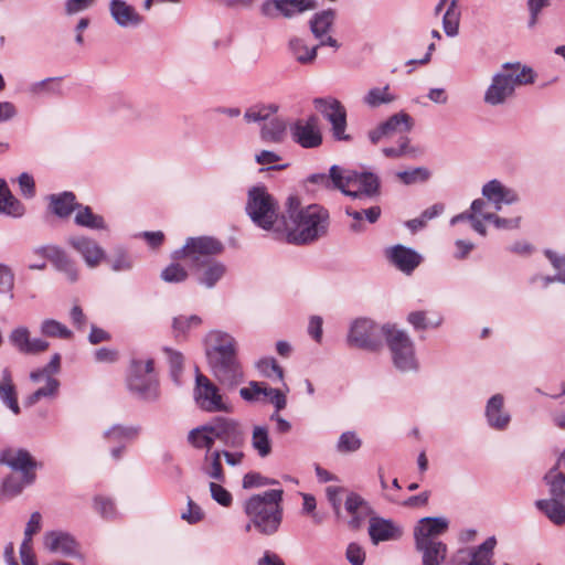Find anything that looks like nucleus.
<instances>
[{
    "mask_svg": "<svg viewBox=\"0 0 565 565\" xmlns=\"http://www.w3.org/2000/svg\"><path fill=\"white\" fill-rule=\"evenodd\" d=\"M449 526L447 519L441 516H426L418 521L414 529L415 543L439 542L437 537L444 534Z\"/></svg>",
    "mask_w": 565,
    "mask_h": 565,
    "instance_id": "25",
    "label": "nucleus"
},
{
    "mask_svg": "<svg viewBox=\"0 0 565 565\" xmlns=\"http://www.w3.org/2000/svg\"><path fill=\"white\" fill-rule=\"evenodd\" d=\"M222 452L218 449L206 451L203 458L201 470L209 478L217 481H225V473L221 462Z\"/></svg>",
    "mask_w": 565,
    "mask_h": 565,
    "instance_id": "38",
    "label": "nucleus"
},
{
    "mask_svg": "<svg viewBox=\"0 0 565 565\" xmlns=\"http://www.w3.org/2000/svg\"><path fill=\"white\" fill-rule=\"evenodd\" d=\"M278 111V106L276 104L269 105H254L249 107L245 114L244 119L247 122H262L268 121Z\"/></svg>",
    "mask_w": 565,
    "mask_h": 565,
    "instance_id": "54",
    "label": "nucleus"
},
{
    "mask_svg": "<svg viewBox=\"0 0 565 565\" xmlns=\"http://www.w3.org/2000/svg\"><path fill=\"white\" fill-rule=\"evenodd\" d=\"M223 245L220 241L209 236L190 237L181 249L174 252L175 259L184 258L195 266L210 262V257L220 254Z\"/></svg>",
    "mask_w": 565,
    "mask_h": 565,
    "instance_id": "9",
    "label": "nucleus"
},
{
    "mask_svg": "<svg viewBox=\"0 0 565 565\" xmlns=\"http://www.w3.org/2000/svg\"><path fill=\"white\" fill-rule=\"evenodd\" d=\"M202 319L196 316H178L173 319L172 329L177 339H185L188 333L201 326Z\"/></svg>",
    "mask_w": 565,
    "mask_h": 565,
    "instance_id": "51",
    "label": "nucleus"
},
{
    "mask_svg": "<svg viewBox=\"0 0 565 565\" xmlns=\"http://www.w3.org/2000/svg\"><path fill=\"white\" fill-rule=\"evenodd\" d=\"M0 465L8 466L13 471L21 472L23 475L24 483H34L36 478L35 470L39 463L26 449H3L0 452Z\"/></svg>",
    "mask_w": 565,
    "mask_h": 565,
    "instance_id": "13",
    "label": "nucleus"
},
{
    "mask_svg": "<svg viewBox=\"0 0 565 565\" xmlns=\"http://www.w3.org/2000/svg\"><path fill=\"white\" fill-rule=\"evenodd\" d=\"M416 550L422 553L423 565H441L447 556V545L440 542L415 543Z\"/></svg>",
    "mask_w": 565,
    "mask_h": 565,
    "instance_id": "32",
    "label": "nucleus"
},
{
    "mask_svg": "<svg viewBox=\"0 0 565 565\" xmlns=\"http://www.w3.org/2000/svg\"><path fill=\"white\" fill-rule=\"evenodd\" d=\"M397 96L391 92V87L386 84L383 87H372L363 96V103L370 108H377L382 105L394 103Z\"/></svg>",
    "mask_w": 565,
    "mask_h": 565,
    "instance_id": "44",
    "label": "nucleus"
},
{
    "mask_svg": "<svg viewBox=\"0 0 565 565\" xmlns=\"http://www.w3.org/2000/svg\"><path fill=\"white\" fill-rule=\"evenodd\" d=\"M536 508L542 511L554 524H565V502L557 499H541L535 502Z\"/></svg>",
    "mask_w": 565,
    "mask_h": 565,
    "instance_id": "41",
    "label": "nucleus"
},
{
    "mask_svg": "<svg viewBox=\"0 0 565 565\" xmlns=\"http://www.w3.org/2000/svg\"><path fill=\"white\" fill-rule=\"evenodd\" d=\"M286 122L279 117L273 116L260 129V138L266 142L279 143L286 135Z\"/></svg>",
    "mask_w": 565,
    "mask_h": 565,
    "instance_id": "45",
    "label": "nucleus"
},
{
    "mask_svg": "<svg viewBox=\"0 0 565 565\" xmlns=\"http://www.w3.org/2000/svg\"><path fill=\"white\" fill-rule=\"evenodd\" d=\"M256 367L266 377L271 379L273 376H276L278 381H284V371L273 358H265L259 360L256 364Z\"/></svg>",
    "mask_w": 565,
    "mask_h": 565,
    "instance_id": "61",
    "label": "nucleus"
},
{
    "mask_svg": "<svg viewBox=\"0 0 565 565\" xmlns=\"http://www.w3.org/2000/svg\"><path fill=\"white\" fill-rule=\"evenodd\" d=\"M213 427L212 424L203 425L190 430L188 435V441L198 449H206V451H212V447L215 443V437L213 436Z\"/></svg>",
    "mask_w": 565,
    "mask_h": 565,
    "instance_id": "43",
    "label": "nucleus"
},
{
    "mask_svg": "<svg viewBox=\"0 0 565 565\" xmlns=\"http://www.w3.org/2000/svg\"><path fill=\"white\" fill-rule=\"evenodd\" d=\"M127 387L139 399L154 402L159 398V381L153 372V360L132 362L127 377Z\"/></svg>",
    "mask_w": 565,
    "mask_h": 565,
    "instance_id": "7",
    "label": "nucleus"
},
{
    "mask_svg": "<svg viewBox=\"0 0 565 565\" xmlns=\"http://www.w3.org/2000/svg\"><path fill=\"white\" fill-rule=\"evenodd\" d=\"M544 481L548 486L551 499L565 502V475L552 468L545 476Z\"/></svg>",
    "mask_w": 565,
    "mask_h": 565,
    "instance_id": "50",
    "label": "nucleus"
},
{
    "mask_svg": "<svg viewBox=\"0 0 565 565\" xmlns=\"http://www.w3.org/2000/svg\"><path fill=\"white\" fill-rule=\"evenodd\" d=\"M163 351L167 355L168 363L170 366L171 379L175 384L179 385L180 377H181L182 370H183V355L181 352L174 351L170 348H164Z\"/></svg>",
    "mask_w": 565,
    "mask_h": 565,
    "instance_id": "57",
    "label": "nucleus"
},
{
    "mask_svg": "<svg viewBox=\"0 0 565 565\" xmlns=\"http://www.w3.org/2000/svg\"><path fill=\"white\" fill-rule=\"evenodd\" d=\"M337 12L333 9L319 11L310 19V30L316 39L319 40L320 46H331L334 50L340 47L339 42L329 34L335 21Z\"/></svg>",
    "mask_w": 565,
    "mask_h": 565,
    "instance_id": "20",
    "label": "nucleus"
},
{
    "mask_svg": "<svg viewBox=\"0 0 565 565\" xmlns=\"http://www.w3.org/2000/svg\"><path fill=\"white\" fill-rule=\"evenodd\" d=\"M40 332L47 338L72 339L73 332L65 324L55 319H44L40 326Z\"/></svg>",
    "mask_w": 565,
    "mask_h": 565,
    "instance_id": "52",
    "label": "nucleus"
},
{
    "mask_svg": "<svg viewBox=\"0 0 565 565\" xmlns=\"http://www.w3.org/2000/svg\"><path fill=\"white\" fill-rule=\"evenodd\" d=\"M282 494L281 489H271L248 498L244 502V512L249 520L245 531L254 527L263 535L275 534L282 521Z\"/></svg>",
    "mask_w": 565,
    "mask_h": 565,
    "instance_id": "2",
    "label": "nucleus"
},
{
    "mask_svg": "<svg viewBox=\"0 0 565 565\" xmlns=\"http://www.w3.org/2000/svg\"><path fill=\"white\" fill-rule=\"evenodd\" d=\"M204 269L199 277V282L206 288H213L216 282L225 275L226 267L223 263L217 260H212L205 263Z\"/></svg>",
    "mask_w": 565,
    "mask_h": 565,
    "instance_id": "46",
    "label": "nucleus"
},
{
    "mask_svg": "<svg viewBox=\"0 0 565 565\" xmlns=\"http://www.w3.org/2000/svg\"><path fill=\"white\" fill-rule=\"evenodd\" d=\"M290 135L296 143L306 149L318 148L322 143L319 119L315 115L296 120L290 126Z\"/></svg>",
    "mask_w": 565,
    "mask_h": 565,
    "instance_id": "15",
    "label": "nucleus"
},
{
    "mask_svg": "<svg viewBox=\"0 0 565 565\" xmlns=\"http://www.w3.org/2000/svg\"><path fill=\"white\" fill-rule=\"evenodd\" d=\"M413 128L412 117L399 111L391 116L387 120L381 122L377 127L370 130L367 136L373 145L380 142L383 138H391L396 134H407Z\"/></svg>",
    "mask_w": 565,
    "mask_h": 565,
    "instance_id": "17",
    "label": "nucleus"
},
{
    "mask_svg": "<svg viewBox=\"0 0 565 565\" xmlns=\"http://www.w3.org/2000/svg\"><path fill=\"white\" fill-rule=\"evenodd\" d=\"M382 152L387 158H399L404 156H414L417 150L409 146V139L406 136H402L398 139L397 147H386L382 149Z\"/></svg>",
    "mask_w": 565,
    "mask_h": 565,
    "instance_id": "60",
    "label": "nucleus"
},
{
    "mask_svg": "<svg viewBox=\"0 0 565 565\" xmlns=\"http://www.w3.org/2000/svg\"><path fill=\"white\" fill-rule=\"evenodd\" d=\"M194 401L196 405L209 413H230L232 406L220 387L207 376L198 371L194 386Z\"/></svg>",
    "mask_w": 565,
    "mask_h": 565,
    "instance_id": "8",
    "label": "nucleus"
},
{
    "mask_svg": "<svg viewBox=\"0 0 565 565\" xmlns=\"http://www.w3.org/2000/svg\"><path fill=\"white\" fill-rule=\"evenodd\" d=\"M160 276L166 282L178 284L188 278V273L180 264H171L161 271Z\"/></svg>",
    "mask_w": 565,
    "mask_h": 565,
    "instance_id": "63",
    "label": "nucleus"
},
{
    "mask_svg": "<svg viewBox=\"0 0 565 565\" xmlns=\"http://www.w3.org/2000/svg\"><path fill=\"white\" fill-rule=\"evenodd\" d=\"M212 373L226 390H234L244 382V371L237 355L225 356L210 362Z\"/></svg>",
    "mask_w": 565,
    "mask_h": 565,
    "instance_id": "14",
    "label": "nucleus"
},
{
    "mask_svg": "<svg viewBox=\"0 0 565 565\" xmlns=\"http://www.w3.org/2000/svg\"><path fill=\"white\" fill-rule=\"evenodd\" d=\"M362 440L354 431H344L339 437L337 450L341 454L354 452L361 448Z\"/></svg>",
    "mask_w": 565,
    "mask_h": 565,
    "instance_id": "59",
    "label": "nucleus"
},
{
    "mask_svg": "<svg viewBox=\"0 0 565 565\" xmlns=\"http://www.w3.org/2000/svg\"><path fill=\"white\" fill-rule=\"evenodd\" d=\"M486 417L489 426L497 430H504L509 426L511 416L504 411V398L501 394H495L488 401Z\"/></svg>",
    "mask_w": 565,
    "mask_h": 565,
    "instance_id": "29",
    "label": "nucleus"
},
{
    "mask_svg": "<svg viewBox=\"0 0 565 565\" xmlns=\"http://www.w3.org/2000/svg\"><path fill=\"white\" fill-rule=\"evenodd\" d=\"M15 276L12 268L0 263V295L7 296L10 300L14 298Z\"/></svg>",
    "mask_w": 565,
    "mask_h": 565,
    "instance_id": "56",
    "label": "nucleus"
},
{
    "mask_svg": "<svg viewBox=\"0 0 565 565\" xmlns=\"http://www.w3.org/2000/svg\"><path fill=\"white\" fill-rule=\"evenodd\" d=\"M252 447L260 458H266L271 454V440L266 426H255L253 428Z\"/></svg>",
    "mask_w": 565,
    "mask_h": 565,
    "instance_id": "47",
    "label": "nucleus"
},
{
    "mask_svg": "<svg viewBox=\"0 0 565 565\" xmlns=\"http://www.w3.org/2000/svg\"><path fill=\"white\" fill-rule=\"evenodd\" d=\"M245 210L253 223L265 231H271L278 221V203L265 186L249 189Z\"/></svg>",
    "mask_w": 565,
    "mask_h": 565,
    "instance_id": "5",
    "label": "nucleus"
},
{
    "mask_svg": "<svg viewBox=\"0 0 565 565\" xmlns=\"http://www.w3.org/2000/svg\"><path fill=\"white\" fill-rule=\"evenodd\" d=\"M332 185L353 200L372 199L380 195V179L373 172L330 168Z\"/></svg>",
    "mask_w": 565,
    "mask_h": 565,
    "instance_id": "4",
    "label": "nucleus"
},
{
    "mask_svg": "<svg viewBox=\"0 0 565 565\" xmlns=\"http://www.w3.org/2000/svg\"><path fill=\"white\" fill-rule=\"evenodd\" d=\"M66 243L78 253L88 268H96L106 258L104 248L93 238L85 235H72Z\"/></svg>",
    "mask_w": 565,
    "mask_h": 565,
    "instance_id": "18",
    "label": "nucleus"
},
{
    "mask_svg": "<svg viewBox=\"0 0 565 565\" xmlns=\"http://www.w3.org/2000/svg\"><path fill=\"white\" fill-rule=\"evenodd\" d=\"M287 242L296 245L310 244L323 237L329 228V213L318 204L300 206L297 196H289L286 202Z\"/></svg>",
    "mask_w": 565,
    "mask_h": 565,
    "instance_id": "1",
    "label": "nucleus"
},
{
    "mask_svg": "<svg viewBox=\"0 0 565 565\" xmlns=\"http://www.w3.org/2000/svg\"><path fill=\"white\" fill-rule=\"evenodd\" d=\"M534 82L532 68L521 66L520 63H505L501 71L492 77L490 86L484 93L483 100L490 106H498L511 97L519 85Z\"/></svg>",
    "mask_w": 565,
    "mask_h": 565,
    "instance_id": "3",
    "label": "nucleus"
},
{
    "mask_svg": "<svg viewBox=\"0 0 565 565\" xmlns=\"http://www.w3.org/2000/svg\"><path fill=\"white\" fill-rule=\"evenodd\" d=\"M497 545L494 536L488 537L483 543L478 546L470 547V564L469 565H493V551Z\"/></svg>",
    "mask_w": 565,
    "mask_h": 565,
    "instance_id": "40",
    "label": "nucleus"
},
{
    "mask_svg": "<svg viewBox=\"0 0 565 565\" xmlns=\"http://www.w3.org/2000/svg\"><path fill=\"white\" fill-rule=\"evenodd\" d=\"M24 213V205L11 193L6 180L0 179V214L18 218Z\"/></svg>",
    "mask_w": 565,
    "mask_h": 565,
    "instance_id": "33",
    "label": "nucleus"
},
{
    "mask_svg": "<svg viewBox=\"0 0 565 565\" xmlns=\"http://www.w3.org/2000/svg\"><path fill=\"white\" fill-rule=\"evenodd\" d=\"M345 213L354 220V223L351 224V230L354 232H362L363 226L361 222L363 220L369 223H375L381 216V207L377 205L367 207V209H356L353 206H347Z\"/></svg>",
    "mask_w": 565,
    "mask_h": 565,
    "instance_id": "42",
    "label": "nucleus"
},
{
    "mask_svg": "<svg viewBox=\"0 0 565 565\" xmlns=\"http://www.w3.org/2000/svg\"><path fill=\"white\" fill-rule=\"evenodd\" d=\"M545 256L552 264L553 268L556 270V275L551 276H542L540 279L542 280L543 287H547L551 282L558 281L565 284V256L559 255L556 252L551 249H546L544 252Z\"/></svg>",
    "mask_w": 565,
    "mask_h": 565,
    "instance_id": "48",
    "label": "nucleus"
},
{
    "mask_svg": "<svg viewBox=\"0 0 565 565\" xmlns=\"http://www.w3.org/2000/svg\"><path fill=\"white\" fill-rule=\"evenodd\" d=\"M10 344L21 354L36 355L45 352L50 343L42 338H31L30 330L24 326L13 328L9 333Z\"/></svg>",
    "mask_w": 565,
    "mask_h": 565,
    "instance_id": "19",
    "label": "nucleus"
},
{
    "mask_svg": "<svg viewBox=\"0 0 565 565\" xmlns=\"http://www.w3.org/2000/svg\"><path fill=\"white\" fill-rule=\"evenodd\" d=\"M345 510L351 515L350 525L359 527L366 518H371L373 509L360 494L350 492L345 499Z\"/></svg>",
    "mask_w": 565,
    "mask_h": 565,
    "instance_id": "31",
    "label": "nucleus"
},
{
    "mask_svg": "<svg viewBox=\"0 0 565 565\" xmlns=\"http://www.w3.org/2000/svg\"><path fill=\"white\" fill-rule=\"evenodd\" d=\"M43 543L51 553L60 554L64 557H81L78 543L66 532H47L44 535Z\"/></svg>",
    "mask_w": 565,
    "mask_h": 565,
    "instance_id": "23",
    "label": "nucleus"
},
{
    "mask_svg": "<svg viewBox=\"0 0 565 565\" xmlns=\"http://www.w3.org/2000/svg\"><path fill=\"white\" fill-rule=\"evenodd\" d=\"M396 177L406 185L414 184L416 182L427 181L430 177L429 171L426 168L418 167L408 171H399Z\"/></svg>",
    "mask_w": 565,
    "mask_h": 565,
    "instance_id": "62",
    "label": "nucleus"
},
{
    "mask_svg": "<svg viewBox=\"0 0 565 565\" xmlns=\"http://www.w3.org/2000/svg\"><path fill=\"white\" fill-rule=\"evenodd\" d=\"M383 335L392 354L394 366L401 372H416L418 361L415 345L409 335L394 326H383Z\"/></svg>",
    "mask_w": 565,
    "mask_h": 565,
    "instance_id": "6",
    "label": "nucleus"
},
{
    "mask_svg": "<svg viewBox=\"0 0 565 565\" xmlns=\"http://www.w3.org/2000/svg\"><path fill=\"white\" fill-rule=\"evenodd\" d=\"M139 433V426L114 425L104 433V437L111 443H121L137 438Z\"/></svg>",
    "mask_w": 565,
    "mask_h": 565,
    "instance_id": "53",
    "label": "nucleus"
},
{
    "mask_svg": "<svg viewBox=\"0 0 565 565\" xmlns=\"http://www.w3.org/2000/svg\"><path fill=\"white\" fill-rule=\"evenodd\" d=\"M407 321L415 330H426L428 328H438L444 318L436 311H412L407 316Z\"/></svg>",
    "mask_w": 565,
    "mask_h": 565,
    "instance_id": "39",
    "label": "nucleus"
},
{
    "mask_svg": "<svg viewBox=\"0 0 565 565\" xmlns=\"http://www.w3.org/2000/svg\"><path fill=\"white\" fill-rule=\"evenodd\" d=\"M488 201L487 199H476L472 201L470 210L465 211L458 215H455L450 220L451 225H456L459 222L462 221H469L471 224V227L481 236L487 235V228L484 224L482 223V220H484V215L492 214L487 210L488 207Z\"/></svg>",
    "mask_w": 565,
    "mask_h": 565,
    "instance_id": "27",
    "label": "nucleus"
},
{
    "mask_svg": "<svg viewBox=\"0 0 565 565\" xmlns=\"http://www.w3.org/2000/svg\"><path fill=\"white\" fill-rule=\"evenodd\" d=\"M382 334L383 327L380 328L370 319L359 318L351 323L348 342L359 349L376 351L381 347Z\"/></svg>",
    "mask_w": 565,
    "mask_h": 565,
    "instance_id": "10",
    "label": "nucleus"
},
{
    "mask_svg": "<svg viewBox=\"0 0 565 565\" xmlns=\"http://www.w3.org/2000/svg\"><path fill=\"white\" fill-rule=\"evenodd\" d=\"M94 509L104 519H114L117 515L115 503L106 497H96L94 499Z\"/></svg>",
    "mask_w": 565,
    "mask_h": 565,
    "instance_id": "64",
    "label": "nucleus"
},
{
    "mask_svg": "<svg viewBox=\"0 0 565 565\" xmlns=\"http://www.w3.org/2000/svg\"><path fill=\"white\" fill-rule=\"evenodd\" d=\"M313 105L318 111L331 124L332 136L338 141H350L352 138L345 134L347 110L340 100L328 98H316Z\"/></svg>",
    "mask_w": 565,
    "mask_h": 565,
    "instance_id": "11",
    "label": "nucleus"
},
{
    "mask_svg": "<svg viewBox=\"0 0 565 565\" xmlns=\"http://www.w3.org/2000/svg\"><path fill=\"white\" fill-rule=\"evenodd\" d=\"M39 254L47 258L54 268L63 273L70 282L78 279V269L75 260L61 247L56 245H47L36 250Z\"/></svg>",
    "mask_w": 565,
    "mask_h": 565,
    "instance_id": "21",
    "label": "nucleus"
},
{
    "mask_svg": "<svg viewBox=\"0 0 565 565\" xmlns=\"http://www.w3.org/2000/svg\"><path fill=\"white\" fill-rule=\"evenodd\" d=\"M205 342L207 345L206 354L210 362L236 354V341L226 332L218 330L211 331L206 334Z\"/></svg>",
    "mask_w": 565,
    "mask_h": 565,
    "instance_id": "24",
    "label": "nucleus"
},
{
    "mask_svg": "<svg viewBox=\"0 0 565 565\" xmlns=\"http://www.w3.org/2000/svg\"><path fill=\"white\" fill-rule=\"evenodd\" d=\"M369 535L373 544L396 540L401 536V530L391 521L380 516H371Z\"/></svg>",
    "mask_w": 565,
    "mask_h": 565,
    "instance_id": "30",
    "label": "nucleus"
},
{
    "mask_svg": "<svg viewBox=\"0 0 565 565\" xmlns=\"http://www.w3.org/2000/svg\"><path fill=\"white\" fill-rule=\"evenodd\" d=\"M74 223L77 226L85 227L88 230H107V224L104 217L99 214H95L92 207L88 205L78 204L75 211Z\"/></svg>",
    "mask_w": 565,
    "mask_h": 565,
    "instance_id": "37",
    "label": "nucleus"
},
{
    "mask_svg": "<svg viewBox=\"0 0 565 565\" xmlns=\"http://www.w3.org/2000/svg\"><path fill=\"white\" fill-rule=\"evenodd\" d=\"M0 399L8 406L15 415L20 414V406L18 403L17 390L12 381V374L9 367L1 371L0 380Z\"/></svg>",
    "mask_w": 565,
    "mask_h": 565,
    "instance_id": "36",
    "label": "nucleus"
},
{
    "mask_svg": "<svg viewBox=\"0 0 565 565\" xmlns=\"http://www.w3.org/2000/svg\"><path fill=\"white\" fill-rule=\"evenodd\" d=\"M60 386V382L53 376H47L46 385L38 388L33 394H31L28 399V405H34L43 397H52L55 396Z\"/></svg>",
    "mask_w": 565,
    "mask_h": 565,
    "instance_id": "58",
    "label": "nucleus"
},
{
    "mask_svg": "<svg viewBox=\"0 0 565 565\" xmlns=\"http://www.w3.org/2000/svg\"><path fill=\"white\" fill-rule=\"evenodd\" d=\"M215 440H220L225 447L241 449L245 444V434L239 423L232 418L217 417L212 423Z\"/></svg>",
    "mask_w": 565,
    "mask_h": 565,
    "instance_id": "16",
    "label": "nucleus"
},
{
    "mask_svg": "<svg viewBox=\"0 0 565 565\" xmlns=\"http://www.w3.org/2000/svg\"><path fill=\"white\" fill-rule=\"evenodd\" d=\"M482 195L493 204L495 211H501L503 204L511 205L519 201L518 193L513 189L504 186L497 179L482 186Z\"/></svg>",
    "mask_w": 565,
    "mask_h": 565,
    "instance_id": "26",
    "label": "nucleus"
},
{
    "mask_svg": "<svg viewBox=\"0 0 565 565\" xmlns=\"http://www.w3.org/2000/svg\"><path fill=\"white\" fill-rule=\"evenodd\" d=\"M108 10L114 22L122 29L138 28L145 21L143 15L125 0H110Z\"/></svg>",
    "mask_w": 565,
    "mask_h": 565,
    "instance_id": "22",
    "label": "nucleus"
},
{
    "mask_svg": "<svg viewBox=\"0 0 565 565\" xmlns=\"http://www.w3.org/2000/svg\"><path fill=\"white\" fill-rule=\"evenodd\" d=\"M318 49L319 45L309 46L303 39L298 36H292L288 41L289 53L302 65H309L316 61Z\"/></svg>",
    "mask_w": 565,
    "mask_h": 565,
    "instance_id": "35",
    "label": "nucleus"
},
{
    "mask_svg": "<svg viewBox=\"0 0 565 565\" xmlns=\"http://www.w3.org/2000/svg\"><path fill=\"white\" fill-rule=\"evenodd\" d=\"M50 209L52 213L61 218L68 217L76 211L79 203L76 202V196L73 192L65 191L58 194H51L49 196Z\"/></svg>",
    "mask_w": 565,
    "mask_h": 565,
    "instance_id": "34",
    "label": "nucleus"
},
{
    "mask_svg": "<svg viewBox=\"0 0 565 565\" xmlns=\"http://www.w3.org/2000/svg\"><path fill=\"white\" fill-rule=\"evenodd\" d=\"M390 262L401 271L409 275L422 263V256L404 245H395L386 250Z\"/></svg>",
    "mask_w": 565,
    "mask_h": 565,
    "instance_id": "28",
    "label": "nucleus"
},
{
    "mask_svg": "<svg viewBox=\"0 0 565 565\" xmlns=\"http://www.w3.org/2000/svg\"><path fill=\"white\" fill-rule=\"evenodd\" d=\"M317 7L316 0H265L260 13L267 19H292Z\"/></svg>",
    "mask_w": 565,
    "mask_h": 565,
    "instance_id": "12",
    "label": "nucleus"
},
{
    "mask_svg": "<svg viewBox=\"0 0 565 565\" xmlns=\"http://www.w3.org/2000/svg\"><path fill=\"white\" fill-rule=\"evenodd\" d=\"M61 78L49 77L40 82L32 83L29 86V93L32 96H50L61 94Z\"/></svg>",
    "mask_w": 565,
    "mask_h": 565,
    "instance_id": "55",
    "label": "nucleus"
},
{
    "mask_svg": "<svg viewBox=\"0 0 565 565\" xmlns=\"http://www.w3.org/2000/svg\"><path fill=\"white\" fill-rule=\"evenodd\" d=\"M461 12L458 0H450L443 17V29L448 36H456L459 32Z\"/></svg>",
    "mask_w": 565,
    "mask_h": 565,
    "instance_id": "49",
    "label": "nucleus"
}]
</instances>
